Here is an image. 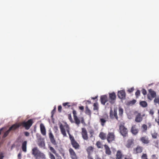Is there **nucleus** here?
I'll use <instances>...</instances> for the list:
<instances>
[{
  "label": "nucleus",
  "mask_w": 159,
  "mask_h": 159,
  "mask_svg": "<svg viewBox=\"0 0 159 159\" xmlns=\"http://www.w3.org/2000/svg\"><path fill=\"white\" fill-rule=\"evenodd\" d=\"M148 92L149 93L147 95L148 98V99L151 100L156 96V93L151 89H149Z\"/></svg>",
  "instance_id": "0eeeda50"
},
{
  "label": "nucleus",
  "mask_w": 159,
  "mask_h": 159,
  "mask_svg": "<svg viewBox=\"0 0 159 159\" xmlns=\"http://www.w3.org/2000/svg\"><path fill=\"white\" fill-rule=\"evenodd\" d=\"M5 128L2 127L0 129V135L1 134V131H2V130H3Z\"/></svg>",
  "instance_id": "0e129e2a"
},
{
  "label": "nucleus",
  "mask_w": 159,
  "mask_h": 159,
  "mask_svg": "<svg viewBox=\"0 0 159 159\" xmlns=\"http://www.w3.org/2000/svg\"><path fill=\"white\" fill-rule=\"evenodd\" d=\"M20 126V122L16 123L12 125L9 128V130H15Z\"/></svg>",
  "instance_id": "a211bd4d"
},
{
  "label": "nucleus",
  "mask_w": 159,
  "mask_h": 159,
  "mask_svg": "<svg viewBox=\"0 0 159 159\" xmlns=\"http://www.w3.org/2000/svg\"><path fill=\"white\" fill-rule=\"evenodd\" d=\"M40 127L41 133L43 135H46V130L44 125L42 123L40 124Z\"/></svg>",
  "instance_id": "412c9836"
},
{
  "label": "nucleus",
  "mask_w": 159,
  "mask_h": 159,
  "mask_svg": "<svg viewBox=\"0 0 159 159\" xmlns=\"http://www.w3.org/2000/svg\"><path fill=\"white\" fill-rule=\"evenodd\" d=\"M157 134L156 133H154L152 134V138L154 139L157 138Z\"/></svg>",
  "instance_id": "c03bdc74"
},
{
  "label": "nucleus",
  "mask_w": 159,
  "mask_h": 159,
  "mask_svg": "<svg viewBox=\"0 0 159 159\" xmlns=\"http://www.w3.org/2000/svg\"><path fill=\"white\" fill-rule=\"evenodd\" d=\"M95 159H102L99 155H96L95 157Z\"/></svg>",
  "instance_id": "864d4df0"
},
{
  "label": "nucleus",
  "mask_w": 159,
  "mask_h": 159,
  "mask_svg": "<svg viewBox=\"0 0 159 159\" xmlns=\"http://www.w3.org/2000/svg\"><path fill=\"white\" fill-rule=\"evenodd\" d=\"M48 148L52 153L54 154L56 156H57L58 154L57 153L56 151L50 145H48Z\"/></svg>",
  "instance_id": "c85d7f7f"
},
{
  "label": "nucleus",
  "mask_w": 159,
  "mask_h": 159,
  "mask_svg": "<svg viewBox=\"0 0 159 159\" xmlns=\"http://www.w3.org/2000/svg\"><path fill=\"white\" fill-rule=\"evenodd\" d=\"M49 155L51 159H56L54 156L51 152L49 153Z\"/></svg>",
  "instance_id": "ea45409f"
},
{
  "label": "nucleus",
  "mask_w": 159,
  "mask_h": 159,
  "mask_svg": "<svg viewBox=\"0 0 159 159\" xmlns=\"http://www.w3.org/2000/svg\"><path fill=\"white\" fill-rule=\"evenodd\" d=\"M93 148L91 146L89 147L86 149V151L88 153V156H90L93 151Z\"/></svg>",
  "instance_id": "a878e982"
},
{
  "label": "nucleus",
  "mask_w": 159,
  "mask_h": 159,
  "mask_svg": "<svg viewBox=\"0 0 159 159\" xmlns=\"http://www.w3.org/2000/svg\"><path fill=\"white\" fill-rule=\"evenodd\" d=\"M99 137L102 140H104L107 139V135L106 134L103 132H101L99 134Z\"/></svg>",
  "instance_id": "bb28decb"
},
{
  "label": "nucleus",
  "mask_w": 159,
  "mask_h": 159,
  "mask_svg": "<svg viewBox=\"0 0 159 159\" xmlns=\"http://www.w3.org/2000/svg\"><path fill=\"white\" fill-rule=\"evenodd\" d=\"M154 111L152 110H151L149 111V113L152 116L154 114Z\"/></svg>",
  "instance_id": "5fc2aeb1"
},
{
  "label": "nucleus",
  "mask_w": 159,
  "mask_h": 159,
  "mask_svg": "<svg viewBox=\"0 0 159 159\" xmlns=\"http://www.w3.org/2000/svg\"><path fill=\"white\" fill-rule=\"evenodd\" d=\"M140 140L142 143L144 144H148L150 142L148 138L146 136H144L140 138Z\"/></svg>",
  "instance_id": "4468645a"
},
{
  "label": "nucleus",
  "mask_w": 159,
  "mask_h": 159,
  "mask_svg": "<svg viewBox=\"0 0 159 159\" xmlns=\"http://www.w3.org/2000/svg\"><path fill=\"white\" fill-rule=\"evenodd\" d=\"M27 142L26 141H24L22 144L21 148L23 151L26 152L27 151L26 145Z\"/></svg>",
  "instance_id": "cd10ccee"
},
{
  "label": "nucleus",
  "mask_w": 159,
  "mask_h": 159,
  "mask_svg": "<svg viewBox=\"0 0 159 159\" xmlns=\"http://www.w3.org/2000/svg\"><path fill=\"white\" fill-rule=\"evenodd\" d=\"M96 145L98 148H102V145L100 142L97 141L96 143Z\"/></svg>",
  "instance_id": "58836bf2"
},
{
  "label": "nucleus",
  "mask_w": 159,
  "mask_h": 159,
  "mask_svg": "<svg viewBox=\"0 0 159 159\" xmlns=\"http://www.w3.org/2000/svg\"><path fill=\"white\" fill-rule=\"evenodd\" d=\"M62 107L61 106H59L58 107V110L59 112H61Z\"/></svg>",
  "instance_id": "603ef678"
},
{
  "label": "nucleus",
  "mask_w": 159,
  "mask_h": 159,
  "mask_svg": "<svg viewBox=\"0 0 159 159\" xmlns=\"http://www.w3.org/2000/svg\"><path fill=\"white\" fill-rule=\"evenodd\" d=\"M118 111L119 116H122L123 113V109L121 107H119V108Z\"/></svg>",
  "instance_id": "72a5a7b5"
},
{
  "label": "nucleus",
  "mask_w": 159,
  "mask_h": 159,
  "mask_svg": "<svg viewBox=\"0 0 159 159\" xmlns=\"http://www.w3.org/2000/svg\"><path fill=\"white\" fill-rule=\"evenodd\" d=\"M10 131H11L10 130H9V129L7 130L4 133L2 138H6L8 135V134L10 132Z\"/></svg>",
  "instance_id": "c9c22d12"
},
{
  "label": "nucleus",
  "mask_w": 159,
  "mask_h": 159,
  "mask_svg": "<svg viewBox=\"0 0 159 159\" xmlns=\"http://www.w3.org/2000/svg\"><path fill=\"white\" fill-rule=\"evenodd\" d=\"M72 113L75 122L77 125L79 126L80 122L77 116L76 111L75 110H73L72 111Z\"/></svg>",
  "instance_id": "6e6552de"
},
{
  "label": "nucleus",
  "mask_w": 159,
  "mask_h": 159,
  "mask_svg": "<svg viewBox=\"0 0 159 159\" xmlns=\"http://www.w3.org/2000/svg\"><path fill=\"white\" fill-rule=\"evenodd\" d=\"M154 101L155 103H159V97L155 98L154 99Z\"/></svg>",
  "instance_id": "09e8293b"
},
{
  "label": "nucleus",
  "mask_w": 159,
  "mask_h": 159,
  "mask_svg": "<svg viewBox=\"0 0 159 159\" xmlns=\"http://www.w3.org/2000/svg\"><path fill=\"white\" fill-rule=\"evenodd\" d=\"M56 111V107H55L52 111V115H53Z\"/></svg>",
  "instance_id": "13d9d810"
},
{
  "label": "nucleus",
  "mask_w": 159,
  "mask_h": 159,
  "mask_svg": "<svg viewBox=\"0 0 159 159\" xmlns=\"http://www.w3.org/2000/svg\"><path fill=\"white\" fill-rule=\"evenodd\" d=\"M119 129L120 133L124 137H125L128 136V129L124 125H120L119 126Z\"/></svg>",
  "instance_id": "7ed1b4c3"
},
{
  "label": "nucleus",
  "mask_w": 159,
  "mask_h": 159,
  "mask_svg": "<svg viewBox=\"0 0 159 159\" xmlns=\"http://www.w3.org/2000/svg\"><path fill=\"white\" fill-rule=\"evenodd\" d=\"M20 126H22L26 129H29L33 123V120L32 119L29 120L27 121H23L20 122Z\"/></svg>",
  "instance_id": "f03ea898"
},
{
  "label": "nucleus",
  "mask_w": 159,
  "mask_h": 159,
  "mask_svg": "<svg viewBox=\"0 0 159 159\" xmlns=\"http://www.w3.org/2000/svg\"><path fill=\"white\" fill-rule=\"evenodd\" d=\"M130 131L134 135H136L139 132V130L136 128V125H133L131 127Z\"/></svg>",
  "instance_id": "f3484780"
},
{
  "label": "nucleus",
  "mask_w": 159,
  "mask_h": 159,
  "mask_svg": "<svg viewBox=\"0 0 159 159\" xmlns=\"http://www.w3.org/2000/svg\"><path fill=\"white\" fill-rule=\"evenodd\" d=\"M148 129V126L146 124H143L142 125L141 127V129L143 132H146Z\"/></svg>",
  "instance_id": "2f4dec72"
},
{
  "label": "nucleus",
  "mask_w": 159,
  "mask_h": 159,
  "mask_svg": "<svg viewBox=\"0 0 159 159\" xmlns=\"http://www.w3.org/2000/svg\"><path fill=\"white\" fill-rule=\"evenodd\" d=\"M70 155L71 159H78V157L74 151L71 148H70L69 149Z\"/></svg>",
  "instance_id": "1a4fd4ad"
},
{
  "label": "nucleus",
  "mask_w": 159,
  "mask_h": 159,
  "mask_svg": "<svg viewBox=\"0 0 159 159\" xmlns=\"http://www.w3.org/2000/svg\"><path fill=\"white\" fill-rule=\"evenodd\" d=\"M68 118L69 119V120H70V122L71 123H73L74 122V121L72 119L71 114H69L68 115Z\"/></svg>",
  "instance_id": "a19ab883"
},
{
  "label": "nucleus",
  "mask_w": 159,
  "mask_h": 159,
  "mask_svg": "<svg viewBox=\"0 0 159 159\" xmlns=\"http://www.w3.org/2000/svg\"><path fill=\"white\" fill-rule=\"evenodd\" d=\"M67 127H68V129H66V131H67V133H68V134H69V139H70L74 137L73 136H72L70 134V133L69 128L68 125H67Z\"/></svg>",
  "instance_id": "e433bc0d"
},
{
  "label": "nucleus",
  "mask_w": 159,
  "mask_h": 159,
  "mask_svg": "<svg viewBox=\"0 0 159 159\" xmlns=\"http://www.w3.org/2000/svg\"><path fill=\"white\" fill-rule=\"evenodd\" d=\"M118 97L122 99H125L126 97V93L125 90L119 91L117 93Z\"/></svg>",
  "instance_id": "9b49d317"
},
{
  "label": "nucleus",
  "mask_w": 159,
  "mask_h": 159,
  "mask_svg": "<svg viewBox=\"0 0 159 159\" xmlns=\"http://www.w3.org/2000/svg\"><path fill=\"white\" fill-rule=\"evenodd\" d=\"M93 110H98V104L97 103H94L93 104Z\"/></svg>",
  "instance_id": "4c0bfd02"
},
{
  "label": "nucleus",
  "mask_w": 159,
  "mask_h": 159,
  "mask_svg": "<svg viewBox=\"0 0 159 159\" xmlns=\"http://www.w3.org/2000/svg\"><path fill=\"white\" fill-rule=\"evenodd\" d=\"M125 159H133L132 158H128L126 157H125Z\"/></svg>",
  "instance_id": "774afa93"
},
{
  "label": "nucleus",
  "mask_w": 159,
  "mask_h": 159,
  "mask_svg": "<svg viewBox=\"0 0 159 159\" xmlns=\"http://www.w3.org/2000/svg\"><path fill=\"white\" fill-rule=\"evenodd\" d=\"M142 93L144 95H145L147 94V91L144 89H142Z\"/></svg>",
  "instance_id": "8fccbe9b"
},
{
  "label": "nucleus",
  "mask_w": 159,
  "mask_h": 159,
  "mask_svg": "<svg viewBox=\"0 0 159 159\" xmlns=\"http://www.w3.org/2000/svg\"><path fill=\"white\" fill-rule=\"evenodd\" d=\"M81 122L82 123H83L84 122V119L83 118H82V119L81 120Z\"/></svg>",
  "instance_id": "338daca9"
},
{
  "label": "nucleus",
  "mask_w": 159,
  "mask_h": 159,
  "mask_svg": "<svg viewBox=\"0 0 159 159\" xmlns=\"http://www.w3.org/2000/svg\"><path fill=\"white\" fill-rule=\"evenodd\" d=\"M79 108L80 110H83L84 109V107L83 106H80L79 107Z\"/></svg>",
  "instance_id": "052dcab7"
},
{
  "label": "nucleus",
  "mask_w": 159,
  "mask_h": 159,
  "mask_svg": "<svg viewBox=\"0 0 159 159\" xmlns=\"http://www.w3.org/2000/svg\"><path fill=\"white\" fill-rule=\"evenodd\" d=\"M134 90V89L133 88H131L130 89H129L128 90V92L129 93H131Z\"/></svg>",
  "instance_id": "3c124183"
},
{
  "label": "nucleus",
  "mask_w": 159,
  "mask_h": 159,
  "mask_svg": "<svg viewBox=\"0 0 159 159\" xmlns=\"http://www.w3.org/2000/svg\"><path fill=\"white\" fill-rule=\"evenodd\" d=\"M116 159H123L124 155L120 150L117 151L116 155Z\"/></svg>",
  "instance_id": "aec40b11"
},
{
  "label": "nucleus",
  "mask_w": 159,
  "mask_h": 159,
  "mask_svg": "<svg viewBox=\"0 0 159 159\" xmlns=\"http://www.w3.org/2000/svg\"><path fill=\"white\" fill-rule=\"evenodd\" d=\"M109 102L111 104H113L115 102V100L116 98V95L115 93L109 94Z\"/></svg>",
  "instance_id": "ddd939ff"
},
{
  "label": "nucleus",
  "mask_w": 159,
  "mask_h": 159,
  "mask_svg": "<svg viewBox=\"0 0 159 159\" xmlns=\"http://www.w3.org/2000/svg\"><path fill=\"white\" fill-rule=\"evenodd\" d=\"M115 138L114 132H109L107 135V140L108 143H111L115 141Z\"/></svg>",
  "instance_id": "39448f33"
},
{
  "label": "nucleus",
  "mask_w": 159,
  "mask_h": 159,
  "mask_svg": "<svg viewBox=\"0 0 159 159\" xmlns=\"http://www.w3.org/2000/svg\"><path fill=\"white\" fill-rule=\"evenodd\" d=\"M100 100L102 104L105 105L107 101V98L106 95H104L101 96Z\"/></svg>",
  "instance_id": "5701e85b"
},
{
  "label": "nucleus",
  "mask_w": 159,
  "mask_h": 159,
  "mask_svg": "<svg viewBox=\"0 0 159 159\" xmlns=\"http://www.w3.org/2000/svg\"><path fill=\"white\" fill-rule=\"evenodd\" d=\"M88 159H94L93 157L91 156H87Z\"/></svg>",
  "instance_id": "4d7b16f0"
},
{
  "label": "nucleus",
  "mask_w": 159,
  "mask_h": 159,
  "mask_svg": "<svg viewBox=\"0 0 159 159\" xmlns=\"http://www.w3.org/2000/svg\"><path fill=\"white\" fill-rule=\"evenodd\" d=\"M48 134L51 143L54 145H57V143L56 142L54 137L51 131L49 132Z\"/></svg>",
  "instance_id": "f8f14e48"
},
{
  "label": "nucleus",
  "mask_w": 159,
  "mask_h": 159,
  "mask_svg": "<svg viewBox=\"0 0 159 159\" xmlns=\"http://www.w3.org/2000/svg\"><path fill=\"white\" fill-rule=\"evenodd\" d=\"M31 153L35 159H46L45 155L40 151L37 147L32 149Z\"/></svg>",
  "instance_id": "f257e3e1"
},
{
  "label": "nucleus",
  "mask_w": 159,
  "mask_h": 159,
  "mask_svg": "<svg viewBox=\"0 0 159 159\" xmlns=\"http://www.w3.org/2000/svg\"><path fill=\"white\" fill-rule=\"evenodd\" d=\"M144 115H141L140 113H138L136 115L135 118V121L137 123H140L142 122L143 120V117Z\"/></svg>",
  "instance_id": "9d476101"
},
{
  "label": "nucleus",
  "mask_w": 159,
  "mask_h": 159,
  "mask_svg": "<svg viewBox=\"0 0 159 159\" xmlns=\"http://www.w3.org/2000/svg\"><path fill=\"white\" fill-rule=\"evenodd\" d=\"M3 156L2 154H0V159H3Z\"/></svg>",
  "instance_id": "e2e57ef3"
},
{
  "label": "nucleus",
  "mask_w": 159,
  "mask_h": 159,
  "mask_svg": "<svg viewBox=\"0 0 159 159\" xmlns=\"http://www.w3.org/2000/svg\"><path fill=\"white\" fill-rule=\"evenodd\" d=\"M141 159H148L146 154H143L141 157Z\"/></svg>",
  "instance_id": "79ce46f5"
},
{
  "label": "nucleus",
  "mask_w": 159,
  "mask_h": 159,
  "mask_svg": "<svg viewBox=\"0 0 159 159\" xmlns=\"http://www.w3.org/2000/svg\"><path fill=\"white\" fill-rule=\"evenodd\" d=\"M18 157L19 158H20L21 157V154L19 153L18 155Z\"/></svg>",
  "instance_id": "680f3d73"
},
{
  "label": "nucleus",
  "mask_w": 159,
  "mask_h": 159,
  "mask_svg": "<svg viewBox=\"0 0 159 159\" xmlns=\"http://www.w3.org/2000/svg\"><path fill=\"white\" fill-rule=\"evenodd\" d=\"M38 146L40 148H43L45 146V142L43 140L39 141L38 143Z\"/></svg>",
  "instance_id": "7c9ffc66"
},
{
  "label": "nucleus",
  "mask_w": 159,
  "mask_h": 159,
  "mask_svg": "<svg viewBox=\"0 0 159 159\" xmlns=\"http://www.w3.org/2000/svg\"><path fill=\"white\" fill-rule=\"evenodd\" d=\"M81 134L83 138L85 140H88V137L87 131L85 128H82Z\"/></svg>",
  "instance_id": "dca6fc26"
},
{
  "label": "nucleus",
  "mask_w": 159,
  "mask_h": 159,
  "mask_svg": "<svg viewBox=\"0 0 159 159\" xmlns=\"http://www.w3.org/2000/svg\"><path fill=\"white\" fill-rule=\"evenodd\" d=\"M89 133L90 136V137L92 138L93 137V135L94 134V131L93 130V129H91L89 131Z\"/></svg>",
  "instance_id": "37998d69"
},
{
  "label": "nucleus",
  "mask_w": 159,
  "mask_h": 159,
  "mask_svg": "<svg viewBox=\"0 0 159 159\" xmlns=\"http://www.w3.org/2000/svg\"><path fill=\"white\" fill-rule=\"evenodd\" d=\"M148 128H149L151 127L152 125L151 123H148Z\"/></svg>",
  "instance_id": "bf43d9fd"
},
{
  "label": "nucleus",
  "mask_w": 159,
  "mask_h": 159,
  "mask_svg": "<svg viewBox=\"0 0 159 159\" xmlns=\"http://www.w3.org/2000/svg\"><path fill=\"white\" fill-rule=\"evenodd\" d=\"M140 105L143 107H146L148 106L147 102L145 101H142L139 102Z\"/></svg>",
  "instance_id": "473e14b6"
},
{
  "label": "nucleus",
  "mask_w": 159,
  "mask_h": 159,
  "mask_svg": "<svg viewBox=\"0 0 159 159\" xmlns=\"http://www.w3.org/2000/svg\"><path fill=\"white\" fill-rule=\"evenodd\" d=\"M59 127L60 129L61 132L64 137H67L66 134V130L64 128V126L61 123L60 124Z\"/></svg>",
  "instance_id": "6ab92c4d"
},
{
  "label": "nucleus",
  "mask_w": 159,
  "mask_h": 159,
  "mask_svg": "<svg viewBox=\"0 0 159 159\" xmlns=\"http://www.w3.org/2000/svg\"><path fill=\"white\" fill-rule=\"evenodd\" d=\"M158 116L157 118L155 119V121L159 125V109L158 111Z\"/></svg>",
  "instance_id": "49530a36"
},
{
  "label": "nucleus",
  "mask_w": 159,
  "mask_h": 159,
  "mask_svg": "<svg viewBox=\"0 0 159 159\" xmlns=\"http://www.w3.org/2000/svg\"><path fill=\"white\" fill-rule=\"evenodd\" d=\"M108 118V116H107V118L105 117L104 118H101L100 119V122L102 126H104L105 125V124L107 121L106 119H107Z\"/></svg>",
  "instance_id": "393cba45"
},
{
  "label": "nucleus",
  "mask_w": 159,
  "mask_h": 159,
  "mask_svg": "<svg viewBox=\"0 0 159 159\" xmlns=\"http://www.w3.org/2000/svg\"><path fill=\"white\" fill-rule=\"evenodd\" d=\"M140 91L139 90H137V91L136 92L135 94L137 98H138V97L140 96Z\"/></svg>",
  "instance_id": "a18cd8bd"
},
{
  "label": "nucleus",
  "mask_w": 159,
  "mask_h": 159,
  "mask_svg": "<svg viewBox=\"0 0 159 159\" xmlns=\"http://www.w3.org/2000/svg\"><path fill=\"white\" fill-rule=\"evenodd\" d=\"M117 110L116 108H114L113 110H112V108L110 111L109 116L110 119H116L118 120V116L117 114Z\"/></svg>",
  "instance_id": "20e7f679"
},
{
  "label": "nucleus",
  "mask_w": 159,
  "mask_h": 159,
  "mask_svg": "<svg viewBox=\"0 0 159 159\" xmlns=\"http://www.w3.org/2000/svg\"><path fill=\"white\" fill-rule=\"evenodd\" d=\"M104 146L106 154L108 155H110L111 154V151L108 146L106 144H105Z\"/></svg>",
  "instance_id": "b1692460"
},
{
  "label": "nucleus",
  "mask_w": 159,
  "mask_h": 159,
  "mask_svg": "<svg viewBox=\"0 0 159 159\" xmlns=\"http://www.w3.org/2000/svg\"><path fill=\"white\" fill-rule=\"evenodd\" d=\"M143 148L141 146L138 145L136 148L133 149V153L134 154H138L141 153L143 152Z\"/></svg>",
  "instance_id": "2eb2a0df"
},
{
  "label": "nucleus",
  "mask_w": 159,
  "mask_h": 159,
  "mask_svg": "<svg viewBox=\"0 0 159 159\" xmlns=\"http://www.w3.org/2000/svg\"><path fill=\"white\" fill-rule=\"evenodd\" d=\"M69 102H65L63 103V105L65 108H68L70 106Z\"/></svg>",
  "instance_id": "f704fd0d"
},
{
  "label": "nucleus",
  "mask_w": 159,
  "mask_h": 159,
  "mask_svg": "<svg viewBox=\"0 0 159 159\" xmlns=\"http://www.w3.org/2000/svg\"><path fill=\"white\" fill-rule=\"evenodd\" d=\"M71 143L73 147L75 149H79L80 145L79 143L75 140L74 138L73 137L70 139Z\"/></svg>",
  "instance_id": "423d86ee"
},
{
  "label": "nucleus",
  "mask_w": 159,
  "mask_h": 159,
  "mask_svg": "<svg viewBox=\"0 0 159 159\" xmlns=\"http://www.w3.org/2000/svg\"><path fill=\"white\" fill-rule=\"evenodd\" d=\"M24 134L26 136H28L30 134L28 132H25Z\"/></svg>",
  "instance_id": "6e6d98bb"
},
{
  "label": "nucleus",
  "mask_w": 159,
  "mask_h": 159,
  "mask_svg": "<svg viewBox=\"0 0 159 159\" xmlns=\"http://www.w3.org/2000/svg\"><path fill=\"white\" fill-rule=\"evenodd\" d=\"M134 140L133 139H128L127 141L126 146L128 148H130L131 146L134 143Z\"/></svg>",
  "instance_id": "4be33fe9"
},
{
  "label": "nucleus",
  "mask_w": 159,
  "mask_h": 159,
  "mask_svg": "<svg viewBox=\"0 0 159 159\" xmlns=\"http://www.w3.org/2000/svg\"><path fill=\"white\" fill-rule=\"evenodd\" d=\"M85 113L89 115L90 117L91 116V112L90 109L89 108L88 106H86L85 107Z\"/></svg>",
  "instance_id": "c756f323"
},
{
  "label": "nucleus",
  "mask_w": 159,
  "mask_h": 159,
  "mask_svg": "<svg viewBox=\"0 0 159 159\" xmlns=\"http://www.w3.org/2000/svg\"><path fill=\"white\" fill-rule=\"evenodd\" d=\"M97 98V96L95 97H92L91 98L93 100H95Z\"/></svg>",
  "instance_id": "69168bd1"
},
{
  "label": "nucleus",
  "mask_w": 159,
  "mask_h": 159,
  "mask_svg": "<svg viewBox=\"0 0 159 159\" xmlns=\"http://www.w3.org/2000/svg\"><path fill=\"white\" fill-rule=\"evenodd\" d=\"M136 102V100H135L134 99L132 101H130L129 102V104L134 105V104Z\"/></svg>",
  "instance_id": "de8ad7c7"
}]
</instances>
